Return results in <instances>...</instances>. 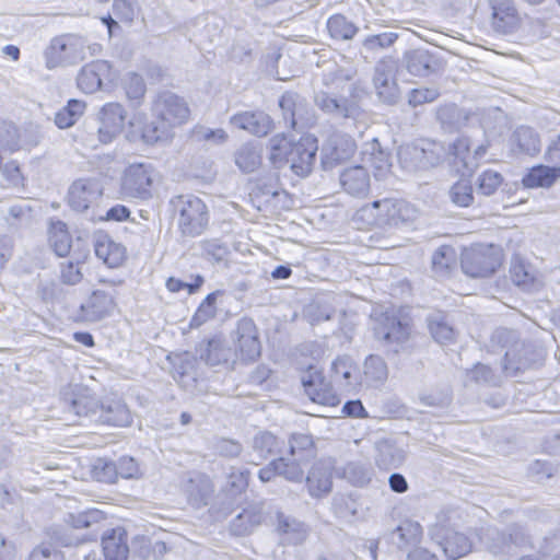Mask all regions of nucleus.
<instances>
[{"label": "nucleus", "instance_id": "nucleus-1", "mask_svg": "<svg viewBox=\"0 0 560 560\" xmlns=\"http://www.w3.org/2000/svg\"><path fill=\"white\" fill-rule=\"evenodd\" d=\"M152 114L154 119L142 128V139L149 144L167 140L174 127L187 121L189 108L182 97L164 92L153 102Z\"/></svg>", "mask_w": 560, "mask_h": 560}, {"label": "nucleus", "instance_id": "nucleus-2", "mask_svg": "<svg viewBox=\"0 0 560 560\" xmlns=\"http://www.w3.org/2000/svg\"><path fill=\"white\" fill-rule=\"evenodd\" d=\"M270 160L277 165L289 164L294 174L307 176L314 166L317 140L312 135H304L298 141L283 135L270 139Z\"/></svg>", "mask_w": 560, "mask_h": 560}, {"label": "nucleus", "instance_id": "nucleus-3", "mask_svg": "<svg viewBox=\"0 0 560 560\" xmlns=\"http://www.w3.org/2000/svg\"><path fill=\"white\" fill-rule=\"evenodd\" d=\"M100 49L98 44L89 45L86 38L78 34L56 36L44 52L46 68L51 70L75 65L85 59L88 55H96Z\"/></svg>", "mask_w": 560, "mask_h": 560}, {"label": "nucleus", "instance_id": "nucleus-4", "mask_svg": "<svg viewBox=\"0 0 560 560\" xmlns=\"http://www.w3.org/2000/svg\"><path fill=\"white\" fill-rule=\"evenodd\" d=\"M128 113L122 104L118 102L105 103L96 114L97 129L90 133L84 142L90 148H97L100 144H109L117 139L127 124Z\"/></svg>", "mask_w": 560, "mask_h": 560}, {"label": "nucleus", "instance_id": "nucleus-5", "mask_svg": "<svg viewBox=\"0 0 560 560\" xmlns=\"http://www.w3.org/2000/svg\"><path fill=\"white\" fill-rule=\"evenodd\" d=\"M502 248L494 244H472L460 256L464 273L471 278L490 277L502 264Z\"/></svg>", "mask_w": 560, "mask_h": 560}, {"label": "nucleus", "instance_id": "nucleus-6", "mask_svg": "<svg viewBox=\"0 0 560 560\" xmlns=\"http://www.w3.org/2000/svg\"><path fill=\"white\" fill-rule=\"evenodd\" d=\"M155 178L156 171L150 163L137 162L127 165L119 180L120 198L124 200L150 199Z\"/></svg>", "mask_w": 560, "mask_h": 560}, {"label": "nucleus", "instance_id": "nucleus-7", "mask_svg": "<svg viewBox=\"0 0 560 560\" xmlns=\"http://www.w3.org/2000/svg\"><path fill=\"white\" fill-rule=\"evenodd\" d=\"M402 312L396 308L386 310L374 327L375 337L396 353L405 349L411 334L409 320Z\"/></svg>", "mask_w": 560, "mask_h": 560}, {"label": "nucleus", "instance_id": "nucleus-8", "mask_svg": "<svg viewBox=\"0 0 560 560\" xmlns=\"http://www.w3.org/2000/svg\"><path fill=\"white\" fill-rule=\"evenodd\" d=\"M362 215L373 217L375 224L388 226H402L417 218V209L406 200L383 199L374 201L362 209Z\"/></svg>", "mask_w": 560, "mask_h": 560}, {"label": "nucleus", "instance_id": "nucleus-9", "mask_svg": "<svg viewBox=\"0 0 560 560\" xmlns=\"http://www.w3.org/2000/svg\"><path fill=\"white\" fill-rule=\"evenodd\" d=\"M180 232L187 236L200 235L208 224L206 203L195 196H179L174 201Z\"/></svg>", "mask_w": 560, "mask_h": 560}, {"label": "nucleus", "instance_id": "nucleus-10", "mask_svg": "<svg viewBox=\"0 0 560 560\" xmlns=\"http://www.w3.org/2000/svg\"><path fill=\"white\" fill-rule=\"evenodd\" d=\"M398 159L406 168H428L447 160V150L441 142L425 140L421 145L401 147Z\"/></svg>", "mask_w": 560, "mask_h": 560}, {"label": "nucleus", "instance_id": "nucleus-11", "mask_svg": "<svg viewBox=\"0 0 560 560\" xmlns=\"http://www.w3.org/2000/svg\"><path fill=\"white\" fill-rule=\"evenodd\" d=\"M430 536L443 549L450 560H457L468 555L472 549V540L469 536L442 522L431 527Z\"/></svg>", "mask_w": 560, "mask_h": 560}, {"label": "nucleus", "instance_id": "nucleus-12", "mask_svg": "<svg viewBox=\"0 0 560 560\" xmlns=\"http://www.w3.org/2000/svg\"><path fill=\"white\" fill-rule=\"evenodd\" d=\"M488 144L480 143L472 145L468 137H459L447 149V161L459 170L472 172L479 165L480 160L486 155Z\"/></svg>", "mask_w": 560, "mask_h": 560}, {"label": "nucleus", "instance_id": "nucleus-13", "mask_svg": "<svg viewBox=\"0 0 560 560\" xmlns=\"http://www.w3.org/2000/svg\"><path fill=\"white\" fill-rule=\"evenodd\" d=\"M237 358L244 361H254L260 355L261 346L258 338V330L253 319L241 318L232 332Z\"/></svg>", "mask_w": 560, "mask_h": 560}, {"label": "nucleus", "instance_id": "nucleus-14", "mask_svg": "<svg viewBox=\"0 0 560 560\" xmlns=\"http://www.w3.org/2000/svg\"><path fill=\"white\" fill-rule=\"evenodd\" d=\"M197 353L201 361L212 368L229 369L237 359L236 350H233L229 342L221 337H214L201 343Z\"/></svg>", "mask_w": 560, "mask_h": 560}, {"label": "nucleus", "instance_id": "nucleus-15", "mask_svg": "<svg viewBox=\"0 0 560 560\" xmlns=\"http://www.w3.org/2000/svg\"><path fill=\"white\" fill-rule=\"evenodd\" d=\"M305 394L313 402L324 406H337L340 402L330 382H327L322 372L310 368L302 377Z\"/></svg>", "mask_w": 560, "mask_h": 560}, {"label": "nucleus", "instance_id": "nucleus-16", "mask_svg": "<svg viewBox=\"0 0 560 560\" xmlns=\"http://www.w3.org/2000/svg\"><path fill=\"white\" fill-rule=\"evenodd\" d=\"M115 79L116 74L110 63L106 60H96L80 70L77 83L82 92L91 94L98 91L103 82H113Z\"/></svg>", "mask_w": 560, "mask_h": 560}, {"label": "nucleus", "instance_id": "nucleus-17", "mask_svg": "<svg viewBox=\"0 0 560 560\" xmlns=\"http://www.w3.org/2000/svg\"><path fill=\"white\" fill-rule=\"evenodd\" d=\"M395 72V61L389 58H384L376 63L373 77V85L378 98L389 104L396 102L398 97Z\"/></svg>", "mask_w": 560, "mask_h": 560}, {"label": "nucleus", "instance_id": "nucleus-18", "mask_svg": "<svg viewBox=\"0 0 560 560\" xmlns=\"http://www.w3.org/2000/svg\"><path fill=\"white\" fill-rule=\"evenodd\" d=\"M116 307L113 296L104 291H94L80 306L78 318L85 323L100 322L110 316Z\"/></svg>", "mask_w": 560, "mask_h": 560}, {"label": "nucleus", "instance_id": "nucleus-19", "mask_svg": "<svg viewBox=\"0 0 560 560\" xmlns=\"http://www.w3.org/2000/svg\"><path fill=\"white\" fill-rule=\"evenodd\" d=\"M103 195V188L96 179H78L69 188L68 201L75 211H85Z\"/></svg>", "mask_w": 560, "mask_h": 560}, {"label": "nucleus", "instance_id": "nucleus-20", "mask_svg": "<svg viewBox=\"0 0 560 560\" xmlns=\"http://www.w3.org/2000/svg\"><path fill=\"white\" fill-rule=\"evenodd\" d=\"M355 151L354 141L348 136H331L322 148V165L325 170L350 159Z\"/></svg>", "mask_w": 560, "mask_h": 560}, {"label": "nucleus", "instance_id": "nucleus-21", "mask_svg": "<svg viewBox=\"0 0 560 560\" xmlns=\"http://www.w3.org/2000/svg\"><path fill=\"white\" fill-rule=\"evenodd\" d=\"M331 380L341 389L351 392L362 386L361 374L348 355L338 357L331 363Z\"/></svg>", "mask_w": 560, "mask_h": 560}, {"label": "nucleus", "instance_id": "nucleus-22", "mask_svg": "<svg viewBox=\"0 0 560 560\" xmlns=\"http://www.w3.org/2000/svg\"><path fill=\"white\" fill-rule=\"evenodd\" d=\"M339 179L342 189L351 196L365 197L370 191V175L363 165L345 168Z\"/></svg>", "mask_w": 560, "mask_h": 560}, {"label": "nucleus", "instance_id": "nucleus-23", "mask_svg": "<svg viewBox=\"0 0 560 560\" xmlns=\"http://www.w3.org/2000/svg\"><path fill=\"white\" fill-rule=\"evenodd\" d=\"M492 25L500 33L513 32L520 22V16L512 0H491Z\"/></svg>", "mask_w": 560, "mask_h": 560}, {"label": "nucleus", "instance_id": "nucleus-24", "mask_svg": "<svg viewBox=\"0 0 560 560\" xmlns=\"http://www.w3.org/2000/svg\"><path fill=\"white\" fill-rule=\"evenodd\" d=\"M314 102L319 109L336 118L354 117L359 112L355 103L346 98H337L325 91L317 92Z\"/></svg>", "mask_w": 560, "mask_h": 560}, {"label": "nucleus", "instance_id": "nucleus-25", "mask_svg": "<svg viewBox=\"0 0 560 560\" xmlns=\"http://www.w3.org/2000/svg\"><path fill=\"white\" fill-rule=\"evenodd\" d=\"M214 491L211 479L201 472H194L185 485V492L189 503L195 508L209 503Z\"/></svg>", "mask_w": 560, "mask_h": 560}, {"label": "nucleus", "instance_id": "nucleus-26", "mask_svg": "<svg viewBox=\"0 0 560 560\" xmlns=\"http://www.w3.org/2000/svg\"><path fill=\"white\" fill-rule=\"evenodd\" d=\"M232 126L258 137L266 136L271 129V119L264 112H243L230 118Z\"/></svg>", "mask_w": 560, "mask_h": 560}, {"label": "nucleus", "instance_id": "nucleus-27", "mask_svg": "<svg viewBox=\"0 0 560 560\" xmlns=\"http://www.w3.org/2000/svg\"><path fill=\"white\" fill-rule=\"evenodd\" d=\"M95 422L103 424L125 427L131 423V415L126 404L119 399L107 400L100 404Z\"/></svg>", "mask_w": 560, "mask_h": 560}, {"label": "nucleus", "instance_id": "nucleus-28", "mask_svg": "<svg viewBox=\"0 0 560 560\" xmlns=\"http://www.w3.org/2000/svg\"><path fill=\"white\" fill-rule=\"evenodd\" d=\"M362 155V161L374 171L376 178H383L389 173L390 155L381 148L376 139L365 143Z\"/></svg>", "mask_w": 560, "mask_h": 560}, {"label": "nucleus", "instance_id": "nucleus-29", "mask_svg": "<svg viewBox=\"0 0 560 560\" xmlns=\"http://www.w3.org/2000/svg\"><path fill=\"white\" fill-rule=\"evenodd\" d=\"M422 536V526L416 521L406 520L392 532L390 539L398 549L409 551L421 542Z\"/></svg>", "mask_w": 560, "mask_h": 560}, {"label": "nucleus", "instance_id": "nucleus-30", "mask_svg": "<svg viewBox=\"0 0 560 560\" xmlns=\"http://www.w3.org/2000/svg\"><path fill=\"white\" fill-rule=\"evenodd\" d=\"M105 560H127L129 548L127 533L122 527L106 532L102 539Z\"/></svg>", "mask_w": 560, "mask_h": 560}, {"label": "nucleus", "instance_id": "nucleus-31", "mask_svg": "<svg viewBox=\"0 0 560 560\" xmlns=\"http://www.w3.org/2000/svg\"><path fill=\"white\" fill-rule=\"evenodd\" d=\"M277 530L283 542L300 545L306 539L308 529L303 522L281 512L277 514Z\"/></svg>", "mask_w": 560, "mask_h": 560}, {"label": "nucleus", "instance_id": "nucleus-32", "mask_svg": "<svg viewBox=\"0 0 560 560\" xmlns=\"http://www.w3.org/2000/svg\"><path fill=\"white\" fill-rule=\"evenodd\" d=\"M306 483L313 498H320L329 493L332 485L330 466L322 462L315 463L306 477Z\"/></svg>", "mask_w": 560, "mask_h": 560}, {"label": "nucleus", "instance_id": "nucleus-33", "mask_svg": "<svg viewBox=\"0 0 560 560\" xmlns=\"http://www.w3.org/2000/svg\"><path fill=\"white\" fill-rule=\"evenodd\" d=\"M94 247L97 258L102 259L110 268L118 267L125 259V247L114 242L107 235L97 236Z\"/></svg>", "mask_w": 560, "mask_h": 560}, {"label": "nucleus", "instance_id": "nucleus-34", "mask_svg": "<svg viewBox=\"0 0 560 560\" xmlns=\"http://www.w3.org/2000/svg\"><path fill=\"white\" fill-rule=\"evenodd\" d=\"M387 376V364L382 357L371 354L365 359L361 374L362 386L378 387L385 383Z\"/></svg>", "mask_w": 560, "mask_h": 560}, {"label": "nucleus", "instance_id": "nucleus-35", "mask_svg": "<svg viewBox=\"0 0 560 560\" xmlns=\"http://www.w3.org/2000/svg\"><path fill=\"white\" fill-rule=\"evenodd\" d=\"M560 178V167L538 165L523 177V184L527 188L550 187Z\"/></svg>", "mask_w": 560, "mask_h": 560}, {"label": "nucleus", "instance_id": "nucleus-36", "mask_svg": "<svg viewBox=\"0 0 560 560\" xmlns=\"http://www.w3.org/2000/svg\"><path fill=\"white\" fill-rule=\"evenodd\" d=\"M407 70L413 75H428L433 70L434 59L423 49L407 51L404 56Z\"/></svg>", "mask_w": 560, "mask_h": 560}, {"label": "nucleus", "instance_id": "nucleus-37", "mask_svg": "<svg viewBox=\"0 0 560 560\" xmlns=\"http://www.w3.org/2000/svg\"><path fill=\"white\" fill-rule=\"evenodd\" d=\"M86 104L80 100H69L67 105L55 115V124L59 129L72 127L84 114Z\"/></svg>", "mask_w": 560, "mask_h": 560}, {"label": "nucleus", "instance_id": "nucleus-38", "mask_svg": "<svg viewBox=\"0 0 560 560\" xmlns=\"http://www.w3.org/2000/svg\"><path fill=\"white\" fill-rule=\"evenodd\" d=\"M457 253L450 245H442L432 255V268L439 276H448L456 268Z\"/></svg>", "mask_w": 560, "mask_h": 560}, {"label": "nucleus", "instance_id": "nucleus-39", "mask_svg": "<svg viewBox=\"0 0 560 560\" xmlns=\"http://www.w3.org/2000/svg\"><path fill=\"white\" fill-rule=\"evenodd\" d=\"M264 520L260 508H252L241 512L232 522L231 528L235 535L249 534Z\"/></svg>", "mask_w": 560, "mask_h": 560}, {"label": "nucleus", "instance_id": "nucleus-40", "mask_svg": "<svg viewBox=\"0 0 560 560\" xmlns=\"http://www.w3.org/2000/svg\"><path fill=\"white\" fill-rule=\"evenodd\" d=\"M304 457L291 456L289 458L279 457L273 460V466L279 476L284 477L289 481L300 482L303 479L304 471L301 464L306 462Z\"/></svg>", "mask_w": 560, "mask_h": 560}, {"label": "nucleus", "instance_id": "nucleus-41", "mask_svg": "<svg viewBox=\"0 0 560 560\" xmlns=\"http://www.w3.org/2000/svg\"><path fill=\"white\" fill-rule=\"evenodd\" d=\"M49 243L58 256L63 257L68 255L71 248V236L63 222H51L49 229Z\"/></svg>", "mask_w": 560, "mask_h": 560}, {"label": "nucleus", "instance_id": "nucleus-42", "mask_svg": "<svg viewBox=\"0 0 560 560\" xmlns=\"http://www.w3.org/2000/svg\"><path fill=\"white\" fill-rule=\"evenodd\" d=\"M513 142L520 151L528 155H535L540 151L539 136L529 127L522 126L513 133Z\"/></svg>", "mask_w": 560, "mask_h": 560}, {"label": "nucleus", "instance_id": "nucleus-43", "mask_svg": "<svg viewBox=\"0 0 560 560\" xmlns=\"http://www.w3.org/2000/svg\"><path fill=\"white\" fill-rule=\"evenodd\" d=\"M100 401L91 396L78 395L69 400L68 410L79 417H88L95 421L98 415Z\"/></svg>", "mask_w": 560, "mask_h": 560}, {"label": "nucleus", "instance_id": "nucleus-44", "mask_svg": "<svg viewBox=\"0 0 560 560\" xmlns=\"http://www.w3.org/2000/svg\"><path fill=\"white\" fill-rule=\"evenodd\" d=\"M429 329L434 340L441 345L451 343L455 340L456 332L442 314L429 318Z\"/></svg>", "mask_w": 560, "mask_h": 560}, {"label": "nucleus", "instance_id": "nucleus-45", "mask_svg": "<svg viewBox=\"0 0 560 560\" xmlns=\"http://www.w3.org/2000/svg\"><path fill=\"white\" fill-rule=\"evenodd\" d=\"M327 28L332 38L348 40L358 32V27L341 14L332 15L327 21Z\"/></svg>", "mask_w": 560, "mask_h": 560}, {"label": "nucleus", "instance_id": "nucleus-46", "mask_svg": "<svg viewBox=\"0 0 560 560\" xmlns=\"http://www.w3.org/2000/svg\"><path fill=\"white\" fill-rule=\"evenodd\" d=\"M104 469L108 471V481H112L114 475L120 476L121 478H137L140 475V469L138 463L128 456H124L119 458L118 463L115 464H105Z\"/></svg>", "mask_w": 560, "mask_h": 560}, {"label": "nucleus", "instance_id": "nucleus-47", "mask_svg": "<svg viewBox=\"0 0 560 560\" xmlns=\"http://www.w3.org/2000/svg\"><path fill=\"white\" fill-rule=\"evenodd\" d=\"M452 203L457 207H469L474 201L472 186L470 180L462 178L453 184L448 190Z\"/></svg>", "mask_w": 560, "mask_h": 560}, {"label": "nucleus", "instance_id": "nucleus-48", "mask_svg": "<svg viewBox=\"0 0 560 560\" xmlns=\"http://www.w3.org/2000/svg\"><path fill=\"white\" fill-rule=\"evenodd\" d=\"M503 184V176L494 170H485L476 180L477 191L483 196H492Z\"/></svg>", "mask_w": 560, "mask_h": 560}, {"label": "nucleus", "instance_id": "nucleus-49", "mask_svg": "<svg viewBox=\"0 0 560 560\" xmlns=\"http://www.w3.org/2000/svg\"><path fill=\"white\" fill-rule=\"evenodd\" d=\"M261 162L259 151L252 145L245 144L235 154V163L245 173L254 172Z\"/></svg>", "mask_w": 560, "mask_h": 560}, {"label": "nucleus", "instance_id": "nucleus-50", "mask_svg": "<svg viewBox=\"0 0 560 560\" xmlns=\"http://www.w3.org/2000/svg\"><path fill=\"white\" fill-rule=\"evenodd\" d=\"M248 470H232L226 480L225 492L230 499V503H234L237 495L244 492L248 486Z\"/></svg>", "mask_w": 560, "mask_h": 560}, {"label": "nucleus", "instance_id": "nucleus-51", "mask_svg": "<svg viewBox=\"0 0 560 560\" xmlns=\"http://www.w3.org/2000/svg\"><path fill=\"white\" fill-rule=\"evenodd\" d=\"M398 38L394 32H384L381 34L369 35L362 42V47L368 52H378L390 47Z\"/></svg>", "mask_w": 560, "mask_h": 560}, {"label": "nucleus", "instance_id": "nucleus-52", "mask_svg": "<svg viewBox=\"0 0 560 560\" xmlns=\"http://www.w3.org/2000/svg\"><path fill=\"white\" fill-rule=\"evenodd\" d=\"M277 446L278 440L270 432H259L253 440V450L259 460L271 455Z\"/></svg>", "mask_w": 560, "mask_h": 560}, {"label": "nucleus", "instance_id": "nucleus-53", "mask_svg": "<svg viewBox=\"0 0 560 560\" xmlns=\"http://www.w3.org/2000/svg\"><path fill=\"white\" fill-rule=\"evenodd\" d=\"M220 294V291H215L207 295L192 316L190 326L199 327L215 315V300Z\"/></svg>", "mask_w": 560, "mask_h": 560}, {"label": "nucleus", "instance_id": "nucleus-54", "mask_svg": "<svg viewBox=\"0 0 560 560\" xmlns=\"http://www.w3.org/2000/svg\"><path fill=\"white\" fill-rule=\"evenodd\" d=\"M290 455L311 458L314 455L313 439L308 434H293L290 439Z\"/></svg>", "mask_w": 560, "mask_h": 560}, {"label": "nucleus", "instance_id": "nucleus-55", "mask_svg": "<svg viewBox=\"0 0 560 560\" xmlns=\"http://www.w3.org/2000/svg\"><path fill=\"white\" fill-rule=\"evenodd\" d=\"M103 520H105V515L102 511L90 509L78 514H70L67 522L74 528H89Z\"/></svg>", "mask_w": 560, "mask_h": 560}, {"label": "nucleus", "instance_id": "nucleus-56", "mask_svg": "<svg viewBox=\"0 0 560 560\" xmlns=\"http://www.w3.org/2000/svg\"><path fill=\"white\" fill-rule=\"evenodd\" d=\"M18 128L10 122H0V150L13 152L19 149Z\"/></svg>", "mask_w": 560, "mask_h": 560}, {"label": "nucleus", "instance_id": "nucleus-57", "mask_svg": "<svg viewBox=\"0 0 560 560\" xmlns=\"http://www.w3.org/2000/svg\"><path fill=\"white\" fill-rule=\"evenodd\" d=\"M122 84L127 97L131 101L142 98L147 90L143 79L135 72L127 73Z\"/></svg>", "mask_w": 560, "mask_h": 560}, {"label": "nucleus", "instance_id": "nucleus-58", "mask_svg": "<svg viewBox=\"0 0 560 560\" xmlns=\"http://www.w3.org/2000/svg\"><path fill=\"white\" fill-rule=\"evenodd\" d=\"M436 117L445 128H458L463 118L462 112L454 104L439 107Z\"/></svg>", "mask_w": 560, "mask_h": 560}, {"label": "nucleus", "instance_id": "nucleus-59", "mask_svg": "<svg viewBox=\"0 0 560 560\" xmlns=\"http://www.w3.org/2000/svg\"><path fill=\"white\" fill-rule=\"evenodd\" d=\"M440 95L436 88H417L410 91L408 102L411 106L417 107L425 103L435 101Z\"/></svg>", "mask_w": 560, "mask_h": 560}, {"label": "nucleus", "instance_id": "nucleus-60", "mask_svg": "<svg viewBox=\"0 0 560 560\" xmlns=\"http://www.w3.org/2000/svg\"><path fill=\"white\" fill-rule=\"evenodd\" d=\"M343 474L345 478L355 487H364L371 480L370 471L357 464H348Z\"/></svg>", "mask_w": 560, "mask_h": 560}, {"label": "nucleus", "instance_id": "nucleus-61", "mask_svg": "<svg viewBox=\"0 0 560 560\" xmlns=\"http://www.w3.org/2000/svg\"><path fill=\"white\" fill-rule=\"evenodd\" d=\"M488 549L493 555H513L514 550L510 542L506 533H492L491 541L488 545Z\"/></svg>", "mask_w": 560, "mask_h": 560}, {"label": "nucleus", "instance_id": "nucleus-62", "mask_svg": "<svg viewBox=\"0 0 560 560\" xmlns=\"http://www.w3.org/2000/svg\"><path fill=\"white\" fill-rule=\"evenodd\" d=\"M136 0H114L113 12L120 20L131 22L136 16Z\"/></svg>", "mask_w": 560, "mask_h": 560}, {"label": "nucleus", "instance_id": "nucleus-63", "mask_svg": "<svg viewBox=\"0 0 560 560\" xmlns=\"http://www.w3.org/2000/svg\"><path fill=\"white\" fill-rule=\"evenodd\" d=\"M335 512L340 517L353 516L357 514V502L351 495H340L334 499Z\"/></svg>", "mask_w": 560, "mask_h": 560}, {"label": "nucleus", "instance_id": "nucleus-64", "mask_svg": "<svg viewBox=\"0 0 560 560\" xmlns=\"http://www.w3.org/2000/svg\"><path fill=\"white\" fill-rule=\"evenodd\" d=\"M242 445L234 440L221 439L215 444V451L223 457H237L242 453Z\"/></svg>", "mask_w": 560, "mask_h": 560}]
</instances>
